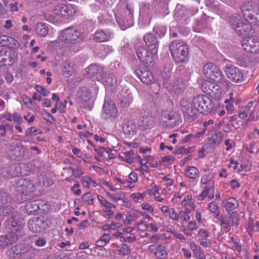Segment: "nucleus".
Segmentation results:
<instances>
[{"label":"nucleus","mask_w":259,"mask_h":259,"mask_svg":"<svg viewBox=\"0 0 259 259\" xmlns=\"http://www.w3.org/2000/svg\"><path fill=\"white\" fill-rule=\"evenodd\" d=\"M171 56L177 63H184L188 56V49L186 44L180 40L171 42L169 46Z\"/></svg>","instance_id":"nucleus-1"},{"label":"nucleus","mask_w":259,"mask_h":259,"mask_svg":"<svg viewBox=\"0 0 259 259\" xmlns=\"http://www.w3.org/2000/svg\"><path fill=\"white\" fill-rule=\"evenodd\" d=\"M192 102L196 110L200 113L207 114L214 108L213 101L205 95H197L194 97Z\"/></svg>","instance_id":"nucleus-2"},{"label":"nucleus","mask_w":259,"mask_h":259,"mask_svg":"<svg viewBox=\"0 0 259 259\" xmlns=\"http://www.w3.org/2000/svg\"><path fill=\"white\" fill-rule=\"evenodd\" d=\"M203 74L206 77L221 84L226 82L225 77L220 69L213 63H208L203 67Z\"/></svg>","instance_id":"nucleus-3"},{"label":"nucleus","mask_w":259,"mask_h":259,"mask_svg":"<svg viewBox=\"0 0 259 259\" xmlns=\"http://www.w3.org/2000/svg\"><path fill=\"white\" fill-rule=\"evenodd\" d=\"M117 113L114 102L110 99H105L102 109L101 118L108 121H112L117 117Z\"/></svg>","instance_id":"nucleus-4"},{"label":"nucleus","mask_w":259,"mask_h":259,"mask_svg":"<svg viewBox=\"0 0 259 259\" xmlns=\"http://www.w3.org/2000/svg\"><path fill=\"white\" fill-rule=\"evenodd\" d=\"M24 225V219L19 213L14 212L11 217L6 221V227L12 231L17 233H22L23 226Z\"/></svg>","instance_id":"nucleus-5"},{"label":"nucleus","mask_w":259,"mask_h":259,"mask_svg":"<svg viewBox=\"0 0 259 259\" xmlns=\"http://www.w3.org/2000/svg\"><path fill=\"white\" fill-rule=\"evenodd\" d=\"M17 191L21 194L22 200L26 199V196L34 191V185L33 182L28 179L21 178L16 182Z\"/></svg>","instance_id":"nucleus-6"},{"label":"nucleus","mask_w":259,"mask_h":259,"mask_svg":"<svg viewBox=\"0 0 259 259\" xmlns=\"http://www.w3.org/2000/svg\"><path fill=\"white\" fill-rule=\"evenodd\" d=\"M53 13L57 21H61L62 19L72 16L75 13V10L71 6L59 4L54 6Z\"/></svg>","instance_id":"nucleus-7"},{"label":"nucleus","mask_w":259,"mask_h":259,"mask_svg":"<svg viewBox=\"0 0 259 259\" xmlns=\"http://www.w3.org/2000/svg\"><path fill=\"white\" fill-rule=\"evenodd\" d=\"M59 38L66 43H74L81 39V32L73 28L68 27L60 32Z\"/></svg>","instance_id":"nucleus-8"},{"label":"nucleus","mask_w":259,"mask_h":259,"mask_svg":"<svg viewBox=\"0 0 259 259\" xmlns=\"http://www.w3.org/2000/svg\"><path fill=\"white\" fill-rule=\"evenodd\" d=\"M180 109L184 114L185 119L188 122H191L197 118V111L194 109L191 103L187 99L181 100Z\"/></svg>","instance_id":"nucleus-9"},{"label":"nucleus","mask_w":259,"mask_h":259,"mask_svg":"<svg viewBox=\"0 0 259 259\" xmlns=\"http://www.w3.org/2000/svg\"><path fill=\"white\" fill-rule=\"evenodd\" d=\"M258 9V5L253 1H246L242 3L241 10L245 21L255 22L254 13Z\"/></svg>","instance_id":"nucleus-10"},{"label":"nucleus","mask_w":259,"mask_h":259,"mask_svg":"<svg viewBox=\"0 0 259 259\" xmlns=\"http://www.w3.org/2000/svg\"><path fill=\"white\" fill-rule=\"evenodd\" d=\"M16 54L14 51L3 49L0 51V69L9 68L16 60Z\"/></svg>","instance_id":"nucleus-11"},{"label":"nucleus","mask_w":259,"mask_h":259,"mask_svg":"<svg viewBox=\"0 0 259 259\" xmlns=\"http://www.w3.org/2000/svg\"><path fill=\"white\" fill-rule=\"evenodd\" d=\"M225 72L227 77L234 83H240L244 80V75L241 71L233 65L226 66Z\"/></svg>","instance_id":"nucleus-12"},{"label":"nucleus","mask_w":259,"mask_h":259,"mask_svg":"<svg viewBox=\"0 0 259 259\" xmlns=\"http://www.w3.org/2000/svg\"><path fill=\"white\" fill-rule=\"evenodd\" d=\"M178 114L174 111H164L161 113L160 121L165 127H169L175 126L178 121Z\"/></svg>","instance_id":"nucleus-13"},{"label":"nucleus","mask_w":259,"mask_h":259,"mask_svg":"<svg viewBox=\"0 0 259 259\" xmlns=\"http://www.w3.org/2000/svg\"><path fill=\"white\" fill-rule=\"evenodd\" d=\"M202 91L213 98L218 97L221 94L220 87L214 82L204 81L201 85Z\"/></svg>","instance_id":"nucleus-14"},{"label":"nucleus","mask_w":259,"mask_h":259,"mask_svg":"<svg viewBox=\"0 0 259 259\" xmlns=\"http://www.w3.org/2000/svg\"><path fill=\"white\" fill-rule=\"evenodd\" d=\"M241 45L246 52L252 53H256L259 52V41L255 37L249 36L248 38H244L242 40Z\"/></svg>","instance_id":"nucleus-15"},{"label":"nucleus","mask_w":259,"mask_h":259,"mask_svg":"<svg viewBox=\"0 0 259 259\" xmlns=\"http://www.w3.org/2000/svg\"><path fill=\"white\" fill-rule=\"evenodd\" d=\"M153 53H150L148 50L144 47H139L137 51V55L139 59L148 66L153 65Z\"/></svg>","instance_id":"nucleus-16"},{"label":"nucleus","mask_w":259,"mask_h":259,"mask_svg":"<svg viewBox=\"0 0 259 259\" xmlns=\"http://www.w3.org/2000/svg\"><path fill=\"white\" fill-rule=\"evenodd\" d=\"M253 21H246V22H241V24L238 26H235V31L236 33L240 36H242L244 38H248L249 36H251L253 33V30L251 23H253Z\"/></svg>","instance_id":"nucleus-17"},{"label":"nucleus","mask_w":259,"mask_h":259,"mask_svg":"<svg viewBox=\"0 0 259 259\" xmlns=\"http://www.w3.org/2000/svg\"><path fill=\"white\" fill-rule=\"evenodd\" d=\"M144 40L146 45L152 52V53L156 54L157 53L159 42L154 33L150 32L146 34L144 36Z\"/></svg>","instance_id":"nucleus-18"},{"label":"nucleus","mask_w":259,"mask_h":259,"mask_svg":"<svg viewBox=\"0 0 259 259\" xmlns=\"http://www.w3.org/2000/svg\"><path fill=\"white\" fill-rule=\"evenodd\" d=\"M45 222L38 217L29 220L28 226L29 230L33 233H40L46 229Z\"/></svg>","instance_id":"nucleus-19"},{"label":"nucleus","mask_w":259,"mask_h":259,"mask_svg":"<svg viewBox=\"0 0 259 259\" xmlns=\"http://www.w3.org/2000/svg\"><path fill=\"white\" fill-rule=\"evenodd\" d=\"M91 99V94L86 87L78 89L77 97V103L80 107H85V104Z\"/></svg>","instance_id":"nucleus-20"},{"label":"nucleus","mask_w":259,"mask_h":259,"mask_svg":"<svg viewBox=\"0 0 259 259\" xmlns=\"http://www.w3.org/2000/svg\"><path fill=\"white\" fill-rule=\"evenodd\" d=\"M137 77L145 84H151L153 82L154 77L151 72L146 68L137 69L136 71Z\"/></svg>","instance_id":"nucleus-21"},{"label":"nucleus","mask_w":259,"mask_h":259,"mask_svg":"<svg viewBox=\"0 0 259 259\" xmlns=\"http://www.w3.org/2000/svg\"><path fill=\"white\" fill-rule=\"evenodd\" d=\"M113 33L109 30H97L94 34V39L99 42L109 41L113 37Z\"/></svg>","instance_id":"nucleus-22"},{"label":"nucleus","mask_w":259,"mask_h":259,"mask_svg":"<svg viewBox=\"0 0 259 259\" xmlns=\"http://www.w3.org/2000/svg\"><path fill=\"white\" fill-rule=\"evenodd\" d=\"M203 191L199 194L198 197V200H202L208 196L209 200H212L214 198V187L213 184H209V187L205 186L203 187Z\"/></svg>","instance_id":"nucleus-23"},{"label":"nucleus","mask_w":259,"mask_h":259,"mask_svg":"<svg viewBox=\"0 0 259 259\" xmlns=\"http://www.w3.org/2000/svg\"><path fill=\"white\" fill-rule=\"evenodd\" d=\"M0 46L14 48L19 46V42L15 38L10 36L2 35L0 36Z\"/></svg>","instance_id":"nucleus-24"},{"label":"nucleus","mask_w":259,"mask_h":259,"mask_svg":"<svg viewBox=\"0 0 259 259\" xmlns=\"http://www.w3.org/2000/svg\"><path fill=\"white\" fill-rule=\"evenodd\" d=\"M87 71L89 77L99 79L100 76H102V68L97 64H92L88 67Z\"/></svg>","instance_id":"nucleus-25"},{"label":"nucleus","mask_w":259,"mask_h":259,"mask_svg":"<svg viewBox=\"0 0 259 259\" xmlns=\"http://www.w3.org/2000/svg\"><path fill=\"white\" fill-rule=\"evenodd\" d=\"M221 204L222 206L224 207L228 212L236 209L239 205L238 200L232 197L223 200Z\"/></svg>","instance_id":"nucleus-26"},{"label":"nucleus","mask_w":259,"mask_h":259,"mask_svg":"<svg viewBox=\"0 0 259 259\" xmlns=\"http://www.w3.org/2000/svg\"><path fill=\"white\" fill-rule=\"evenodd\" d=\"M139 124L144 128H150L154 125V118L148 113H144L140 117Z\"/></svg>","instance_id":"nucleus-27"},{"label":"nucleus","mask_w":259,"mask_h":259,"mask_svg":"<svg viewBox=\"0 0 259 259\" xmlns=\"http://www.w3.org/2000/svg\"><path fill=\"white\" fill-rule=\"evenodd\" d=\"M122 128L123 133L129 136H133L136 133V125L132 120L124 121Z\"/></svg>","instance_id":"nucleus-28"},{"label":"nucleus","mask_w":259,"mask_h":259,"mask_svg":"<svg viewBox=\"0 0 259 259\" xmlns=\"http://www.w3.org/2000/svg\"><path fill=\"white\" fill-rule=\"evenodd\" d=\"M24 167L25 165L22 164H13L7 168L8 175L12 177L23 175V172L21 171V169Z\"/></svg>","instance_id":"nucleus-29"},{"label":"nucleus","mask_w":259,"mask_h":259,"mask_svg":"<svg viewBox=\"0 0 259 259\" xmlns=\"http://www.w3.org/2000/svg\"><path fill=\"white\" fill-rule=\"evenodd\" d=\"M149 249L154 251V254L159 259H164L166 257L167 253L164 247L159 245H151Z\"/></svg>","instance_id":"nucleus-30"},{"label":"nucleus","mask_w":259,"mask_h":259,"mask_svg":"<svg viewBox=\"0 0 259 259\" xmlns=\"http://www.w3.org/2000/svg\"><path fill=\"white\" fill-rule=\"evenodd\" d=\"M21 253V246L17 244L9 248L6 251V255L10 259H14L19 257Z\"/></svg>","instance_id":"nucleus-31"},{"label":"nucleus","mask_w":259,"mask_h":259,"mask_svg":"<svg viewBox=\"0 0 259 259\" xmlns=\"http://www.w3.org/2000/svg\"><path fill=\"white\" fill-rule=\"evenodd\" d=\"M34 31L40 36H46L49 32V28L47 24L39 22L35 25Z\"/></svg>","instance_id":"nucleus-32"},{"label":"nucleus","mask_w":259,"mask_h":259,"mask_svg":"<svg viewBox=\"0 0 259 259\" xmlns=\"http://www.w3.org/2000/svg\"><path fill=\"white\" fill-rule=\"evenodd\" d=\"M119 157L122 161H125L128 164H131L135 159L134 151L131 149L130 151L121 152Z\"/></svg>","instance_id":"nucleus-33"},{"label":"nucleus","mask_w":259,"mask_h":259,"mask_svg":"<svg viewBox=\"0 0 259 259\" xmlns=\"http://www.w3.org/2000/svg\"><path fill=\"white\" fill-rule=\"evenodd\" d=\"M115 17L117 22L122 30H125L132 25V19H130L129 17L128 20L121 15H116Z\"/></svg>","instance_id":"nucleus-34"},{"label":"nucleus","mask_w":259,"mask_h":259,"mask_svg":"<svg viewBox=\"0 0 259 259\" xmlns=\"http://www.w3.org/2000/svg\"><path fill=\"white\" fill-rule=\"evenodd\" d=\"M247 232L251 236L254 231L259 232V222H254L251 218H249L246 227Z\"/></svg>","instance_id":"nucleus-35"},{"label":"nucleus","mask_w":259,"mask_h":259,"mask_svg":"<svg viewBox=\"0 0 259 259\" xmlns=\"http://www.w3.org/2000/svg\"><path fill=\"white\" fill-rule=\"evenodd\" d=\"M22 235V233H17L15 231H12L11 233L6 234L5 237L7 242L8 243V245H11L15 243Z\"/></svg>","instance_id":"nucleus-36"},{"label":"nucleus","mask_w":259,"mask_h":259,"mask_svg":"<svg viewBox=\"0 0 259 259\" xmlns=\"http://www.w3.org/2000/svg\"><path fill=\"white\" fill-rule=\"evenodd\" d=\"M211 136L208 138L210 142L214 145L220 144L223 139V133L221 132H211Z\"/></svg>","instance_id":"nucleus-37"},{"label":"nucleus","mask_w":259,"mask_h":259,"mask_svg":"<svg viewBox=\"0 0 259 259\" xmlns=\"http://www.w3.org/2000/svg\"><path fill=\"white\" fill-rule=\"evenodd\" d=\"M219 220L222 227V230L225 233L229 232L231 229V225L229 218L226 216L221 215L219 218Z\"/></svg>","instance_id":"nucleus-38"},{"label":"nucleus","mask_w":259,"mask_h":259,"mask_svg":"<svg viewBox=\"0 0 259 259\" xmlns=\"http://www.w3.org/2000/svg\"><path fill=\"white\" fill-rule=\"evenodd\" d=\"M39 209V204L36 201L27 202L25 204V210L28 214H32Z\"/></svg>","instance_id":"nucleus-39"},{"label":"nucleus","mask_w":259,"mask_h":259,"mask_svg":"<svg viewBox=\"0 0 259 259\" xmlns=\"http://www.w3.org/2000/svg\"><path fill=\"white\" fill-rule=\"evenodd\" d=\"M241 16L237 14H233L229 18V21L233 29H235V26H239L241 21Z\"/></svg>","instance_id":"nucleus-40"},{"label":"nucleus","mask_w":259,"mask_h":259,"mask_svg":"<svg viewBox=\"0 0 259 259\" xmlns=\"http://www.w3.org/2000/svg\"><path fill=\"white\" fill-rule=\"evenodd\" d=\"M97 199L102 206L105 208V209L104 210V211H109V209H111L112 208H115V206L114 204L108 202L102 196L100 195H97Z\"/></svg>","instance_id":"nucleus-41"},{"label":"nucleus","mask_w":259,"mask_h":259,"mask_svg":"<svg viewBox=\"0 0 259 259\" xmlns=\"http://www.w3.org/2000/svg\"><path fill=\"white\" fill-rule=\"evenodd\" d=\"M198 169L193 166H188L185 172L186 176L192 179L196 178L198 176Z\"/></svg>","instance_id":"nucleus-42"},{"label":"nucleus","mask_w":259,"mask_h":259,"mask_svg":"<svg viewBox=\"0 0 259 259\" xmlns=\"http://www.w3.org/2000/svg\"><path fill=\"white\" fill-rule=\"evenodd\" d=\"M103 81L105 85L108 87L113 86L116 83V79L112 73H109L103 77Z\"/></svg>","instance_id":"nucleus-43"},{"label":"nucleus","mask_w":259,"mask_h":259,"mask_svg":"<svg viewBox=\"0 0 259 259\" xmlns=\"http://www.w3.org/2000/svg\"><path fill=\"white\" fill-rule=\"evenodd\" d=\"M235 56L238 65L242 66H245L247 65L248 58L246 54L238 53Z\"/></svg>","instance_id":"nucleus-44"},{"label":"nucleus","mask_w":259,"mask_h":259,"mask_svg":"<svg viewBox=\"0 0 259 259\" xmlns=\"http://www.w3.org/2000/svg\"><path fill=\"white\" fill-rule=\"evenodd\" d=\"M11 200V196L7 192L0 190V207L8 203Z\"/></svg>","instance_id":"nucleus-45"},{"label":"nucleus","mask_w":259,"mask_h":259,"mask_svg":"<svg viewBox=\"0 0 259 259\" xmlns=\"http://www.w3.org/2000/svg\"><path fill=\"white\" fill-rule=\"evenodd\" d=\"M81 182L83 186L87 188H89L91 186L96 187L97 186V184L95 181L87 176L82 178Z\"/></svg>","instance_id":"nucleus-46"},{"label":"nucleus","mask_w":259,"mask_h":259,"mask_svg":"<svg viewBox=\"0 0 259 259\" xmlns=\"http://www.w3.org/2000/svg\"><path fill=\"white\" fill-rule=\"evenodd\" d=\"M228 213L230 215L229 219L231 222V225L236 227H237L240 220L238 213L236 211L229 212Z\"/></svg>","instance_id":"nucleus-47"},{"label":"nucleus","mask_w":259,"mask_h":259,"mask_svg":"<svg viewBox=\"0 0 259 259\" xmlns=\"http://www.w3.org/2000/svg\"><path fill=\"white\" fill-rule=\"evenodd\" d=\"M110 235L108 234H104L99 240L96 242V245L99 247L105 246L110 240Z\"/></svg>","instance_id":"nucleus-48"},{"label":"nucleus","mask_w":259,"mask_h":259,"mask_svg":"<svg viewBox=\"0 0 259 259\" xmlns=\"http://www.w3.org/2000/svg\"><path fill=\"white\" fill-rule=\"evenodd\" d=\"M62 71L63 74L66 77L72 75L74 72L73 66H71L70 64L65 63L63 65Z\"/></svg>","instance_id":"nucleus-49"},{"label":"nucleus","mask_w":259,"mask_h":259,"mask_svg":"<svg viewBox=\"0 0 259 259\" xmlns=\"http://www.w3.org/2000/svg\"><path fill=\"white\" fill-rule=\"evenodd\" d=\"M166 27L163 26H155L153 28V32L157 34L159 37H162L166 32Z\"/></svg>","instance_id":"nucleus-50"},{"label":"nucleus","mask_w":259,"mask_h":259,"mask_svg":"<svg viewBox=\"0 0 259 259\" xmlns=\"http://www.w3.org/2000/svg\"><path fill=\"white\" fill-rule=\"evenodd\" d=\"M41 133L42 132L40 130L37 128L35 127L32 126L26 130L25 132V136L28 137L32 135L36 136Z\"/></svg>","instance_id":"nucleus-51"},{"label":"nucleus","mask_w":259,"mask_h":259,"mask_svg":"<svg viewBox=\"0 0 259 259\" xmlns=\"http://www.w3.org/2000/svg\"><path fill=\"white\" fill-rule=\"evenodd\" d=\"M94 199L91 192L86 193L82 197L83 202L89 205L92 204L94 203Z\"/></svg>","instance_id":"nucleus-52"},{"label":"nucleus","mask_w":259,"mask_h":259,"mask_svg":"<svg viewBox=\"0 0 259 259\" xmlns=\"http://www.w3.org/2000/svg\"><path fill=\"white\" fill-rule=\"evenodd\" d=\"M208 208L211 212L216 214L217 217H218L220 214V211L219 209V207L215 202L212 201L210 202L208 205Z\"/></svg>","instance_id":"nucleus-53"},{"label":"nucleus","mask_w":259,"mask_h":259,"mask_svg":"<svg viewBox=\"0 0 259 259\" xmlns=\"http://www.w3.org/2000/svg\"><path fill=\"white\" fill-rule=\"evenodd\" d=\"M119 254L122 255H126L130 253L131 250L125 244H122L120 249L118 250Z\"/></svg>","instance_id":"nucleus-54"},{"label":"nucleus","mask_w":259,"mask_h":259,"mask_svg":"<svg viewBox=\"0 0 259 259\" xmlns=\"http://www.w3.org/2000/svg\"><path fill=\"white\" fill-rule=\"evenodd\" d=\"M42 116L45 120L53 124L55 123V119L53 117V116L49 113L48 112H45L42 113Z\"/></svg>","instance_id":"nucleus-55"},{"label":"nucleus","mask_w":259,"mask_h":259,"mask_svg":"<svg viewBox=\"0 0 259 259\" xmlns=\"http://www.w3.org/2000/svg\"><path fill=\"white\" fill-rule=\"evenodd\" d=\"M16 153L19 152L20 154H16V157H19V158L23 157L26 154V150L24 146H20L17 147L15 149Z\"/></svg>","instance_id":"nucleus-56"},{"label":"nucleus","mask_w":259,"mask_h":259,"mask_svg":"<svg viewBox=\"0 0 259 259\" xmlns=\"http://www.w3.org/2000/svg\"><path fill=\"white\" fill-rule=\"evenodd\" d=\"M35 89L38 93L44 96H48L50 93L49 91L40 85H36Z\"/></svg>","instance_id":"nucleus-57"},{"label":"nucleus","mask_w":259,"mask_h":259,"mask_svg":"<svg viewBox=\"0 0 259 259\" xmlns=\"http://www.w3.org/2000/svg\"><path fill=\"white\" fill-rule=\"evenodd\" d=\"M122 185L123 187L132 188L135 187L134 182L131 181L128 178H123L122 181Z\"/></svg>","instance_id":"nucleus-58"},{"label":"nucleus","mask_w":259,"mask_h":259,"mask_svg":"<svg viewBox=\"0 0 259 259\" xmlns=\"http://www.w3.org/2000/svg\"><path fill=\"white\" fill-rule=\"evenodd\" d=\"M190 247L193 251L194 256L201 252V247L194 242L190 243Z\"/></svg>","instance_id":"nucleus-59"},{"label":"nucleus","mask_w":259,"mask_h":259,"mask_svg":"<svg viewBox=\"0 0 259 259\" xmlns=\"http://www.w3.org/2000/svg\"><path fill=\"white\" fill-rule=\"evenodd\" d=\"M145 229L149 231L156 232L158 231V227L154 224H149L144 225Z\"/></svg>","instance_id":"nucleus-60"},{"label":"nucleus","mask_w":259,"mask_h":259,"mask_svg":"<svg viewBox=\"0 0 259 259\" xmlns=\"http://www.w3.org/2000/svg\"><path fill=\"white\" fill-rule=\"evenodd\" d=\"M201 183L203 185H208L207 186L209 187V184H213L212 181H210V178L207 175H204L201 179Z\"/></svg>","instance_id":"nucleus-61"},{"label":"nucleus","mask_w":259,"mask_h":259,"mask_svg":"<svg viewBox=\"0 0 259 259\" xmlns=\"http://www.w3.org/2000/svg\"><path fill=\"white\" fill-rule=\"evenodd\" d=\"M182 206L184 207H190L192 209L195 208V205L194 203V201H188L186 199H184L181 202Z\"/></svg>","instance_id":"nucleus-62"},{"label":"nucleus","mask_w":259,"mask_h":259,"mask_svg":"<svg viewBox=\"0 0 259 259\" xmlns=\"http://www.w3.org/2000/svg\"><path fill=\"white\" fill-rule=\"evenodd\" d=\"M80 187V185L78 182L75 184L71 188V190L73 192L74 194H76L77 196H79L81 194V190L79 188Z\"/></svg>","instance_id":"nucleus-63"},{"label":"nucleus","mask_w":259,"mask_h":259,"mask_svg":"<svg viewBox=\"0 0 259 259\" xmlns=\"http://www.w3.org/2000/svg\"><path fill=\"white\" fill-rule=\"evenodd\" d=\"M179 219H181L185 222H187L190 220V217L186 212H184L183 210H181L179 213Z\"/></svg>","instance_id":"nucleus-64"}]
</instances>
